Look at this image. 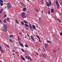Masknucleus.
<instances>
[{
    "mask_svg": "<svg viewBox=\"0 0 62 62\" xmlns=\"http://www.w3.org/2000/svg\"><path fill=\"white\" fill-rule=\"evenodd\" d=\"M3 26L4 28V29L3 30L4 31H6L7 30V25H4Z\"/></svg>",
    "mask_w": 62,
    "mask_h": 62,
    "instance_id": "1",
    "label": "nucleus"
},
{
    "mask_svg": "<svg viewBox=\"0 0 62 62\" xmlns=\"http://www.w3.org/2000/svg\"><path fill=\"white\" fill-rule=\"evenodd\" d=\"M48 2L49 3H47L46 4V6L48 7H49V6H50V5H52V3L51 2V1H48Z\"/></svg>",
    "mask_w": 62,
    "mask_h": 62,
    "instance_id": "2",
    "label": "nucleus"
},
{
    "mask_svg": "<svg viewBox=\"0 0 62 62\" xmlns=\"http://www.w3.org/2000/svg\"><path fill=\"white\" fill-rule=\"evenodd\" d=\"M7 6L8 7V8H9L11 7V4L10 3H8Z\"/></svg>",
    "mask_w": 62,
    "mask_h": 62,
    "instance_id": "3",
    "label": "nucleus"
},
{
    "mask_svg": "<svg viewBox=\"0 0 62 62\" xmlns=\"http://www.w3.org/2000/svg\"><path fill=\"white\" fill-rule=\"evenodd\" d=\"M18 42L20 45L21 46H22L23 47V44H22V43H21V42L20 41H18Z\"/></svg>",
    "mask_w": 62,
    "mask_h": 62,
    "instance_id": "4",
    "label": "nucleus"
},
{
    "mask_svg": "<svg viewBox=\"0 0 62 62\" xmlns=\"http://www.w3.org/2000/svg\"><path fill=\"white\" fill-rule=\"evenodd\" d=\"M29 26L30 30H33V28H32V26H31V24L30 23L29 24Z\"/></svg>",
    "mask_w": 62,
    "mask_h": 62,
    "instance_id": "5",
    "label": "nucleus"
},
{
    "mask_svg": "<svg viewBox=\"0 0 62 62\" xmlns=\"http://www.w3.org/2000/svg\"><path fill=\"white\" fill-rule=\"evenodd\" d=\"M9 37L10 39H13V35H9Z\"/></svg>",
    "mask_w": 62,
    "mask_h": 62,
    "instance_id": "6",
    "label": "nucleus"
},
{
    "mask_svg": "<svg viewBox=\"0 0 62 62\" xmlns=\"http://www.w3.org/2000/svg\"><path fill=\"white\" fill-rule=\"evenodd\" d=\"M26 26L27 27H29V25H28L26 24H24V27H26Z\"/></svg>",
    "mask_w": 62,
    "mask_h": 62,
    "instance_id": "7",
    "label": "nucleus"
},
{
    "mask_svg": "<svg viewBox=\"0 0 62 62\" xmlns=\"http://www.w3.org/2000/svg\"><path fill=\"white\" fill-rule=\"evenodd\" d=\"M42 56H43V57H44V58H46V55L44 54H42Z\"/></svg>",
    "mask_w": 62,
    "mask_h": 62,
    "instance_id": "8",
    "label": "nucleus"
},
{
    "mask_svg": "<svg viewBox=\"0 0 62 62\" xmlns=\"http://www.w3.org/2000/svg\"><path fill=\"white\" fill-rule=\"evenodd\" d=\"M30 56H25V58L26 59H28H28H29V57H30Z\"/></svg>",
    "mask_w": 62,
    "mask_h": 62,
    "instance_id": "9",
    "label": "nucleus"
},
{
    "mask_svg": "<svg viewBox=\"0 0 62 62\" xmlns=\"http://www.w3.org/2000/svg\"><path fill=\"white\" fill-rule=\"evenodd\" d=\"M23 11H25V10H26V8L25 7L23 8Z\"/></svg>",
    "mask_w": 62,
    "mask_h": 62,
    "instance_id": "10",
    "label": "nucleus"
},
{
    "mask_svg": "<svg viewBox=\"0 0 62 62\" xmlns=\"http://www.w3.org/2000/svg\"><path fill=\"white\" fill-rule=\"evenodd\" d=\"M26 17V16H25L24 15H22V18H25Z\"/></svg>",
    "mask_w": 62,
    "mask_h": 62,
    "instance_id": "11",
    "label": "nucleus"
},
{
    "mask_svg": "<svg viewBox=\"0 0 62 62\" xmlns=\"http://www.w3.org/2000/svg\"><path fill=\"white\" fill-rule=\"evenodd\" d=\"M0 52H1L2 53H4L5 52V51L2 49H0Z\"/></svg>",
    "mask_w": 62,
    "mask_h": 62,
    "instance_id": "12",
    "label": "nucleus"
},
{
    "mask_svg": "<svg viewBox=\"0 0 62 62\" xmlns=\"http://www.w3.org/2000/svg\"><path fill=\"white\" fill-rule=\"evenodd\" d=\"M21 51L22 52H23L25 53H26V51L25 50H24L23 49H21Z\"/></svg>",
    "mask_w": 62,
    "mask_h": 62,
    "instance_id": "13",
    "label": "nucleus"
},
{
    "mask_svg": "<svg viewBox=\"0 0 62 62\" xmlns=\"http://www.w3.org/2000/svg\"><path fill=\"white\" fill-rule=\"evenodd\" d=\"M55 3L57 5H59V4H58V2L57 1V0H55Z\"/></svg>",
    "mask_w": 62,
    "mask_h": 62,
    "instance_id": "14",
    "label": "nucleus"
},
{
    "mask_svg": "<svg viewBox=\"0 0 62 62\" xmlns=\"http://www.w3.org/2000/svg\"><path fill=\"white\" fill-rule=\"evenodd\" d=\"M3 22L4 23H7V22L6 21V18H5L4 19V20H3Z\"/></svg>",
    "mask_w": 62,
    "mask_h": 62,
    "instance_id": "15",
    "label": "nucleus"
},
{
    "mask_svg": "<svg viewBox=\"0 0 62 62\" xmlns=\"http://www.w3.org/2000/svg\"><path fill=\"white\" fill-rule=\"evenodd\" d=\"M47 46H48V44L47 43L45 44V47L46 48L47 47Z\"/></svg>",
    "mask_w": 62,
    "mask_h": 62,
    "instance_id": "16",
    "label": "nucleus"
},
{
    "mask_svg": "<svg viewBox=\"0 0 62 62\" xmlns=\"http://www.w3.org/2000/svg\"><path fill=\"white\" fill-rule=\"evenodd\" d=\"M32 27L33 28V29H36V28H35L36 27L35 26V25H32Z\"/></svg>",
    "mask_w": 62,
    "mask_h": 62,
    "instance_id": "17",
    "label": "nucleus"
},
{
    "mask_svg": "<svg viewBox=\"0 0 62 62\" xmlns=\"http://www.w3.org/2000/svg\"><path fill=\"white\" fill-rule=\"evenodd\" d=\"M25 14V13L24 12H22V13L21 14V15H24V14Z\"/></svg>",
    "mask_w": 62,
    "mask_h": 62,
    "instance_id": "18",
    "label": "nucleus"
},
{
    "mask_svg": "<svg viewBox=\"0 0 62 62\" xmlns=\"http://www.w3.org/2000/svg\"><path fill=\"white\" fill-rule=\"evenodd\" d=\"M21 59L22 60H23V61H25V58H23V57L22 58H21Z\"/></svg>",
    "mask_w": 62,
    "mask_h": 62,
    "instance_id": "19",
    "label": "nucleus"
},
{
    "mask_svg": "<svg viewBox=\"0 0 62 62\" xmlns=\"http://www.w3.org/2000/svg\"><path fill=\"white\" fill-rule=\"evenodd\" d=\"M5 45H6V46L8 48L9 47V46H8V45L7 44H5Z\"/></svg>",
    "mask_w": 62,
    "mask_h": 62,
    "instance_id": "20",
    "label": "nucleus"
},
{
    "mask_svg": "<svg viewBox=\"0 0 62 62\" xmlns=\"http://www.w3.org/2000/svg\"><path fill=\"white\" fill-rule=\"evenodd\" d=\"M17 39H18V40L20 41L21 39V38H20L19 37H18L17 38Z\"/></svg>",
    "mask_w": 62,
    "mask_h": 62,
    "instance_id": "21",
    "label": "nucleus"
},
{
    "mask_svg": "<svg viewBox=\"0 0 62 62\" xmlns=\"http://www.w3.org/2000/svg\"><path fill=\"white\" fill-rule=\"evenodd\" d=\"M23 22H24V23L28 24V22H27L25 21V20H24L23 21Z\"/></svg>",
    "mask_w": 62,
    "mask_h": 62,
    "instance_id": "22",
    "label": "nucleus"
},
{
    "mask_svg": "<svg viewBox=\"0 0 62 62\" xmlns=\"http://www.w3.org/2000/svg\"><path fill=\"white\" fill-rule=\"evenodd\" d=\"M9 41L11 42H13V41H12V39H9Z\"/></svg>",
    "mask_w": 62,
    "mask_h": 62,
    "instance_id": "23",
    "label": "nucleus"
},
{
    "mask_svg": "<svg viewBox=\"0 0 62 62\" xmlns=\"http://www.w3.org/2000/svg\"><path fill=\"white\" fill-rule=\"evenodd\" d=\"M7 19L8 21L9 22V21H10V19L9 18H8V17H7Z\"/></svg>",
    "mask_w": 62,
    "mask_h": 62,
    "instance_id": "24",
    "label": "nucleus"
},
{
    "mask_svg": "<svg viewBox=\"0 0 62 62\" xmlns=\"http://www.w3.org/2000/svg\"><path fill=\"white\" fill-rule=\"evenodd\" d=\"M35 11L36 12H38L39 11V10L37 9H35Z\"/></svg>",
    "mask_w": 62,
    "mask_h": 62,
    "instance_id": "25",
    "label": "nucleus"
},
{
    "mask_svg": "<svg viewBox=\"0 0 62 62\" xmlns=\"http://www.w3.org/2000/svg\"><path fill=\"white\" fill-rule=\"evenodd\" d=\"M21 23L22 24L23 26V25H24V23L23 22H21Z\"/></svg>",
    "mask_w": 62,
    "mask_h": 62,
    "instance_id": "26",
    "label": "nucleus"
},
{
    "mask_svg": "<svg viewBox=\"0 0 62 62\" xmlns=\"http://www.w3.org/2000/svg\"><path fill=\"white\" fill-rule=\"evenodd\" d=\"M56 50H54L53 51V52L54 53H56Z\"/></svg>",
    "mask_w": 62,
    "mask_h": 62,
    "instance_id": "27",
    "label": "nucleus"
},
{
    "mask_svg": "<svg viewBox=\"0 0 62 62\" xmlns=\"http://www.w3.org/2000/svg\"><path fill=\"white\" fill-rule=\"evenodd\" d=\"M36 37H37V38H38V39H40V38H39V36L37 35H36Z\"/></svg>",
    "mask_w": 62,
    "mask_h": 62,
    "instance_id": "28",
    "label": "nucleus"
},
{
    "mask_svg": "<svg viewBox=\"0 0 62 62\" xmlns=\"http://www.w3.org/2000/svg\"><path fill=\"white\" fill-rule=\"evenodd\" d=\"M43 0H41V3H42V5H43V2H44Z\"/></svg>",
    "mask_w": 62,
    "mask_h": 62,
    "instance_id": "29",
    "label": "nucleus"
},
{
    "mask_svg": "<svg viewBox=\"0 0 62 62\" xmlns=\"http://www.w3.org/2000/svg\"><path fill=\"white\" fill-rule=\"evenodd\" d=\"M47 43H50V44H51V42H50L49 40H47Z\"/></svg>",
    "mask_w": 62,
    "mask_h": 62,
    "instance_id": "30",
    "label": "nucleus"
},
{
    "mask_svg": "<svg viewBox=\"0 0 62 62\" xmlns=\"http://www.w3.org/2000/svg\"><path fill=\"white\" fill-rule=\"evenodd\" d=\"M25 46L26 47H28V45H27V44L26 43V44L25 45Z\"/></svg>",
    "mask_w": 62,
    "mask_h": 62,
    "instance_id": "31",
    "label": "nucleus"
},
{
    "mask_svg": "<svg viewBox=\"0 0 62 62\" xmlns=\"http://www.w3.org/2000/svg\"><path fill=\"white\" fill-rule=\"evenodd\" d=\"M31 39H34V37L32 36H31Z\"/></svg>",
    "mask_w": 62,
    "mask_h": 62,
    "instance_id": "32",
    "label": "nucleus"
},
{
    "mask_svg": "<svg viewBox=\"0 0 62 62\" xmlns=\"http://www.w3.org/2000/svg\"><path fill=\"white\" fill-rule=\"evenodd\" d=\"M29 60H30V61H32V59H31V57H29Z\"/></svg>",
    "mask_w": 62,
    "mask_h": 62,
    "instance_id": "33",
    "label": "nucleus"
},
{
    "mask_svg": "<svg viewBox=\"0 0 62 62\" xmlns=\"http://www.w3.org/2000/svg\"><path fill=\"white\" fill-rule=\"evenodd\" d=\"M3 9H2L0 10V11L2 12H3Z\"/></svg>",
    "mask_w": 62,
    "mask_h": 62,
    "instance_id": "34",
    "label": "nucleus"
},
{
    "mask_svg": "<svg viewBox=\"0 0 62 62\" xmlns=\"http://www.w3.org/2000/svg\"><path fill=\"white\" fill-rule=\"evenodd\" d=\"M48 14H50V10H48Z\"/></svg>",
    "mask_w": 62,
    "mask_h": 62,
    "instance_id": "35",
    "label": "nucleus"
},
{
    "mask_svg": "<svg viewBox=\"0 0 62 62\" xmlns=\"http://www.w3.org/2000/svg\"><path fill=\"white\" fill-rule=\"evenodd\" d=\"M0 5L1 6H2L3 5V4L2 3H0Z\"/></svg>",
    "mask_w": 62,
    "mask_h": 62,
    "instance_id": "36",
    "label": "nucleus"
},
{
    "mask_svg": "<svg viewBox=\"0 0 62 62\" xmlns=\"http://www.w3.org/2000/svg\"><path fill=\"white\" fill-rule=\"evenodd\" d=\"M0 2H1V3H4V1L2 0H0Z\"/></svg>",
    "mask_w": 62,
    "mask_h": 62,
    "instance_id": "37",
    "label": "nucleus"
},
{
    "mask_svg": "<svg viewBox=\"0 0 62 62\" xmlns=\"http://www.w3.org/2000/svg\"><path fill=\"white\" fill-rule=\"evenodd\" d=\"M57 8L58 9L59 8V6L58 5L57 6Z\"/></svg>",
    "mask_w": 62,
    "mask_h": 62,
    "instance_id": "38",
    "label": "nucleus"
},
{
    "mask_svg": "<svg viewBox=\"0 0 62 62\" xmlns=\"http://www.w3.org/2000/svg\"><path fill=\"white\" fill-rule=\"evenodd\" d=\"M60 36H62V32H61L60 33Z\"/></svg>",
    "mask_w": 62,
    "mask_h": 62,
    "instance_id": "39",
    "label": "nucleus"
},
{
    "mask_svg": "<svg viewBox=\"0 0 62 62\" xmlns=\"http://www.w3.org/2000/svg\"><path fill=\"white\" fill-rule=\"evenodd\" d=\"M31 40H32L33 41H35V40H34V38L32 39Z\"/></svg>",
    "mask_w": 62,
    "mask_h": 62,
    "instance_id": "40",
    "label": "nucleus"
},
{
    "mask_svg": "<svg viewBox=\"0 0 62 62\" xmlns=\"http://www.w3.org/2000/svg\"><path fill=\"white\" fill-rule=\"evenodd\" d=\"M43 50L44 51H46V50L45 49V48H44V47H43Z\"/></svg>",
    "mask_w": 62,
    "mask_h": 62,
    "instance_id": "41",
    "label": "nucleus"
},
{
    "mask_svg": "<svg viewBox=\"0 0 62 62\" xmlns=\"http://www.w3.org/2000/svg\"><path fill=\"white\" fill-rule=\"evenodd\" d=\"M27 36L28 37H29V38H30V36H29V34H27Z\"/></svg>",
    "mask_w": 62,
    "mask_h": 62,
    "instance_id": "42",
    "label": "nucleus"
},
{
    "mask_svg": "<svg viewBox=\"0 0 62 62\" xmlns=\"http://www.w3.org/2000/svg\"><path fill=\"white\" fill-rule=\"evenodd\" d=\"M15 22H16V23H17L18 22V20H17L16 19L15 20Z\"/></svg>",
    "mask_w": 62,
    "mask_h": 62,
    "instance_id": "43",
    "label": "nucleus"
},
{
    "mask_svg": "<svg viewBox=\"0 0 62 62\" xmlns=\"http://www.w3.org/2000/svg\"><path fill=\"white\" fill-rule=\"evenodd\" d=\"M25 27V28H26V29H27V30H29V29H28L26 27Z\"/></svg>",
    "mask_w": 62,
    "mask_h": 62,
    "instance_id": "44",
    "label": "nucleus"
},
{
    "mask_svg": "<svg viewBox=\"0 0 62 62\" xmlns=\"http://www.w3.org/2000/svg\"><path fill=\"white\" fill-rule=\"evenodd\" d=\"M57 20L59 22V21H60V19H59V18H57Z\"/></svg>",
    "mask_w": 62,
    "mask_h": 62,
    "instance_id": "45",
    "label": "nucleus"
},
{
    "mask_svg": "<svg viewBox=\"0 0 62 62\" xmlns=\"http://www.w3.org/2000/svg\"><path fill=\"white\" fill-rule=\"evenodd\" d=\"M0 23H2V21H1V20L0 18Z\"/></svg>",
    "mask_w": 62,
    "mask_h": 62,
    "instance_id": "46",
    "label": "nucleus"
},
{
    "mask_svg": "<svg viewBox=\"0 0 62 62\" xmlns=\"http://www.w3.org/2000/svg\"><path fill=\"white\" fill-rule=\"evenodd\" d=\"M4 16V18H6V17H7V15H5Z\"/></svg>",
    "mask_w": 62,
    "mask_h": 62,
    "instance_id": "47",
    "label": "nucleus"
},
{
    "mask_svg": "<svg viewBox=\"0 0 62 62\" xmlns=\"http://www.w3.org/2000/svg\"><path fill=\"white\" fill-rule=\"evenodd\" d=\"M1 49H2V47L1 46H0V50Z\"/></svg>",
    "mask_w": 62,
    "mask_h": 62,
    "instance_id": "48",
    "label": "nucleus"
},
{
    "mask_svg": "<svg viewBox=\"0 0 62 62\" xmlns=\"http://www.w3.org/2000/svg\"><path fill=\"white\" fill-rule=\"evenodd\" d=\"M51 12H52V13H54V11H51Z\"/></svg>",
    "mask_w": 62,
    "mask_h": 62,
    "instance_id": "49",
    "label": "nucleus"
},
{
    "mask_svg": "<svg viewBox=\"0 0 62 62\" xmlns=\"http://www.w3.org/2000/svg\"><path fill=\"white\" fill-rule=\"evenodd\" d=\"M39 20L40 21V20H41V17H39Z\"/></svg>",
    "mask_w": 62,
    "mask_h": 62,
    "instance_id": "50",
    "label": "nucleus"
},
{
    "mask_svg": "<svg viewBox=\"0 0 62 62\" xmlns=\"http://www.w3.org/2000/svg\"><path fill=\"white\" fill-rule=\"evenodd\" d=\"M19 34L21 35H22V32H20Z\"/></svg>",
    "mask_w": 62,
    "mask_h": 62,
    "instance_id": "51",
    "label": "nucleus"
},
{
    "mask_svg": "<svg viewBox=\"0 0 62 62\" xmlns=\"http://www.w3.org/2000/svg\"><path fill=\"white\" fill-rule=\"evenodd\" d=\"M36 55H39V54L38 53V52H37L36 53Z\"/></svg>",
    "mask_w": 62,
    "mask_h": 62,
    "instance_id": "52",
    "label": "nucleus"
},
{
    "mask_svg": "<svg viewBox=\"0 0 62 62\" xmlns=\"http://www.w3.org/2000/svg\"><path fill=\"white\" fill-rule=\"evenodd\" d=\"M21 58H23V56L22 55L21 56Z\"/></svg>",
    "mask_w": 62,
    "mask_h": 62,
    "instance_id": "53",
    "label": "nucleus"
},
{
    "mask_svg": "<svg viewBox=\"0 0 62 62\" xmlns=\"http://www.w3.org/2000/svg\"><path fill=\"white\" fill-rule=\"evenodd\" d=\"M39 42H41V41H40V39H39Z\"/></svg>",
    "mask_w": 62,
    "mask_h": 62,
    "instance_id": "54",
    "label": "nucleus"
},
{
    "mask_svg": "<svg viewBox=\"0 0 62 62\" xmlns=\"http://www.w3.org/2000/svg\"><path fill=\"white\" fill-rule=\"evenodd\" d=\"M39 23H41V21H39Z\"/></svg>",
    "mask_w": 62,
    "mask_h": 62,
    "instance_id": "55",
    "label": "nucleus"
},
{
    "mask_svg": "<svg viewBox=\"0 0 62 62\" xmlns=\"http://www.w3.org/2000/svg\"><path fill=\"white\" fill-rule=\"evenodd\" d=\"M38 49H39V51L40 50V48H38Z\"/></svg>",
    "mask_w": 62,
    "mask_h": 62,
    "instance_id": "56",
    "label": "nucleus"
},
{
    "mask_svg": "<svg viewBox=\"0 0 62 62\" xmlns=\"http://www.w3.org/2000/svg\"><path fill=\"white\" fill-rule=\"evenodd\" d=\"M13 52H16V51H15V50H13Z\"/></svg>",
    "mask_w": 62,
    "mask_h": 62,
    "instance_id": "57",
    "label": "nucleus"
},
{
    "mask_svg": "<svg viewBox=\"0 0 62 62\" xmlns=\"http://www.w3.org/2000/svg\"><path fill=\"white\" fill-rule=\"evenodd\" d=\"M53 10H54V9L53 8H52L51 9V11H53Z\"/></svg>",
    "mask_w": 62,
    "mask_h": 62,
    "instance_id": "58",
    "label": "nucleus"
},
{
    "mask_svg": "<svg viewBox=\"0 0 62 62\" xmlns=\"http://www.w3.org/2000/svg\"><path fill=\"white\" fill-rule=\"evenodd\" d=\"M16 54H18V52H16Z\"/></svg>",
    "mask_w": 62,
    "mask_h": 62,
    "instance_id": "59",
    "label": "nucleus"
},
{
    "mask_svg": "<svg viewBox=\"0 0 62 62\" xmlns=\"http://www.w3.org/2000/svg\"><path fill=\"white\" fill-rule=\"evenodd\" d=\"M40 62H44V61H42V60L41 61H40Z\"/></svg>",
    "mask_w": 62,
    "mask_h": 62,
    "instance_id": "60",
    "label": "nucleus"
},
{
    "mask_svg": "<svg viewBox=\"0 0 62 62\" xmlns=\"http://www.w3.org/2000/svg\"><path fill=\"white\" fill-rule=\"evenodd\" d=\"M58 51H59V48H58L57 49Z\"/></svg>",
    "mask_w": 62,
    "mask_h": 62,
    "instance_id": "61",
    "label": "nucleus"
},
{
    "mask_svg": "<svg viewBox=\"0 0 62 62\" xmlns=\"http://www.w3.org/2000/svg\"><path fill=\"white\" fill-rule=\"evenodd\" d=\"M42 13H43V10L42 11Z\"/></svg>",
    "mask_w": 62,
    "mask_h": 62,
    "instance_id": "62",
    "label": "nucleus"
},
{
    "mask_svg": "<svg viewBox=\"0 0 62 62\" xmlns=\"http://www.w3.org/2000/svg\"><path fill=\"white\" fill-rule=\"evenodd\" d=\"M17 23L18 24H19V22H17Z\"/></svg>",
    "mask_w": 62,
    "mask_h": 62,
    "instance_id": "63",
    "label": "nucleus"
},
{
    "mask_svg": "<svg viewBox=\"0 0 62 62\" xmlns=\"http://www.w3.org/2000/svg\"><path fill=\"white\" fill-rule=\"evenodd\" d=\"M2 12H0V14H1V13H2Z\"/></svg>",
    "mask_w": 62,
    "mask_h": 62,
    "instance_id": "64",
    "label": "nucleus"
}]
</instances>
